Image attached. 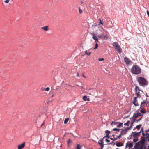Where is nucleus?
Returning <instances> with one entry per match:
<instances>
[{
  "instance_id": "21",
  "label": "nucleus",
  "mask_w": 149,
  "mask_h": 149,
  "mask_svg": "<svg viewBox=\"0 0 149 149\" xmlns=\"http://www.w3.org/2000/svg\"><path fill=\"white\" fill-rule=\"evenodd\" d=\"M135 86H136L135 88V92H137V91H139L140 90L139 89V87L136 85Z\"/></svg>"
},
{
  "instance_id": "32",
  "label": "nucleus",
  "mask_w": 149,
  "mask_h": 149,
  "mask_svg": "<svg viewBox=\"0 0 149 149\" xmlns=\"http://www.w3.org/2000/svg\"><path fill=\"white\" fill-rule=\"evenodd\" d=\"M120 130H121V129H117L116 128H115L113 129V131H119Z\"/></svg>"
},
{
  "instance_id": "1",
  "label": "nucleus",
  "mask_w": 149,
  "mask_h": 149,
  "mask_svg": "<svg viewBox=\"0 0 149 149\" xmlns=\"http://www.w3.org/2000/svg\"><path fill=\"white\" fill-rule=\"evenodd\" d=\"M142 139L138 142L136 143L135 146H134L135 149H143V147L144 146V143L146 139L144 138L141 137Z\"/></svg>"
},
{
  "instance_id": "59",
  "label": "nucleus",
  "mask_w": 149,
  "mask_h": 149,
  "mask_svg": "<svg viewBox=\"0 0 149 149\" xmlns=\"http://www.w3.org/2000/svg\"><path fill=\"white\" fill-rule=\"evenodd\" d=\"M147 141H149V139H147Z\"/></svg>"
},
{
  "instance_id": "19",
  "label": "nucleus",
  "mask_w": 149,
  "mask_h": 149,
  "mask_svg": "<svg viewBox=\"0 0 149 149\" xmlns=\"http://www.w3.org/2000/svg\"><path fill=\"white\" fill-rule=\"evenodd\" d=\"M123 145V143L121 142H117L116 144V146L117 147H120L122 146Z\"/></svg>"
},
{
  "instance_id": "14",
  "label": "nucleus",
  "mask_w": 149,
  "mask_h": 149,
  "mask_svg": "<svg viewBox=\"0 0 149 149\" xmlns=\"http://www.w3.org/2000/svg\"><path fill=\"white\" fill-rule=\"evenodd\" d=\"M132 103L135 106H137L139 105L137 100H134Z\"/></svg>"
},
{
  "instance_id": "10",
  "label": "nucleus",
  "mask_w": 149,
  "mask_h": 149,
  "mask_svg": "<svg viewBox=\"0 0 149 149\" xmlns=\"http://www.w3.org/2000/svg\"><path fill=\"white\" fill-rule=\"evenodd\" d=\"M103 138L100 139L98 142V143L101 146V148L100 149H102L104 147L103 143Z\"/></svg>"
},
{
  "instance_id": "13",
  "label": "nucleus",
  "mask_w": 149,
  "mask_h": 149,
  "mask_svg": "<svg viewBox=\"0 0 149 149\" xmlns=\"http://www.w3.org/2000/svg\"><path fill=\"white\" fill-rule=\"evenodd\" d=\"M131 135L134 138H138L139 136L135 132L132 133L131 134Z\"/></svg>"
},
{
  "instance_id": "52",
  "label": "nucleus",
  "mask_w": 149,
  "mask_h": 149,
  "mask_svg": "<svg viewBox=\"0 0 149 149\" xmlns=\"http://www.w3.org/2000/svg\"><path fill=\"white\" fill-rule=\"evenodd\" d=\"M114 138L113 139V141L115 140H116L118 138L117 137L115 138L114 137Z\"/></svg>"
},
{
  "instance_id": "38",
  "label": "nucleus",
  "mask_w": 149,
  "mask_h": 149,
  "mask_svg": "<svg viewBox=\"0 0 149 149\" xmlns=\"http://www.w3.org/2000/svg\"><path fill=\"white\" fill-rule=\"evenodd\" d=\"M97 37L98 38H100L103 39L101 34L98 35H97Z\"/></svg>"
},
{
  "instance_id": "45",
  "label": "nucleus",
  "mask_w": 149,
  "mask_h": 149,
  "mask_svg": "<svg viewBox=\"0 0 149 149\" xmlns=\"http://www.w3.org/2000/svg\"><path fill=\"white\" fill-rule=\"evenodd\" d=\"M98 60L99 61H103L104 60V59L103 58H99L98 59Z\"/></svg>"
},
{
  "instance_id": "37",
  "label": "nucleus",
  "mask_w": 149,
  "mask_h": 149,
  "mask_svg": "<svg viewBox=\"0 0 149 149\" xmlns=\"http://www.w3.org/2000/svg\"><path fill=\"white\" fill-rule=\"evenodd\" d=\"M135 121H136V119L135 118H133L131 120V122H132V123H134Z\"/></svg>"
},
{
  "instance_id": "49",
  "label": "nucleus",
  "mask_w": 149,
  "mask_h": 149,
  "mask_svg": "<svg viewBox=\"0 0 149 149\" xmlns=\"http://www.w3.org/2000/svg\"><path fill=\"white\" fill-rule=\"evenodd\" d=\"M147 13L148 15V16L149 17V12L148 10L147 11Z\"/></svg>"
},
{
  "instance_id": "3",
  "label": "nucleus",
  "mask_w": 149,
  "mask_h": 149,
  "mask_svg": "<svg viewBox=\"0 0 149 149\" xmlns=\"http://www.w3.org/2000/svg\"><path fill=\"white\" fill-rule=\"evenodd\" d=\"M141 70L140 67L136 65H133L131 68V72L134 74H139L141 73Z\"/></svg>"
},
{
  "instance_id": "17",
  "label": "nucleus",
  "mask_w": 149,
  "mask_h": 149,
  "mask_svg": "<svg viewBox=\"0 0 149 149\" xmlns=\"http://www.w3.org/2000/svg\"><path fill=\"white\" fill-rule=\"evenodd\" d=\"M118 123H119V124L117 126V127H122L123 126V123H120L119 122L114 123V125H115L116 124Z\"/></svg>"
},
{
  "instance_id": "11",
  "label": "nucleus",
  "mask_w": 149,
  "mask_h": 149,
  "mask_svg": "<svg viewBox=\"0 0 149 149\" xmlns=\"http://www.w3.org/2000/svg\"><path fill=\"white\" fill-rule=\"evenodd\" d=\"M141 115V113L138 112L136 113H134L133 115V118H136L137 117L139 116H140Z\"/></svg>"
},
{
  "instance_id": "44",
  "label": "nucleus",
  "mask_w": 149,
  "mask_h": 149,
  "mask_svg": "<svg viewBox=\"0 0 149 149\" xmlns=\"http://www.w3.org/2000/svg\"><path fill=\"white\" fill-rule=\"evenodd\" d=\"M142 117H141V118H140V119H139L138 120H136V122H137L138 121H140L142 119Z\"/></svg>"
},
{
  "instance_id": "9",
  "label": "nucleus",
  "mask_w": 149,
  "mask_h": 149,
  "mask_svg": "<svg viewBox=\"0 0 149 149\" xmlns=\"http://www.w3.org/2000/svg\"><path fill=\"white\" fill-rule=\"evenodd\" d=\"M108 33V32L107 31H106L105 33H102L101 34L103 39L105 40L107 39L108 38L107 34Z\"/></svg>"
},
{
  "instance_id": "46",
  "label": "nucleus",
  "mask_w": 149,
  "mask_h": 149,
  "mask_svg": "<svg viewBox=\"0 0 149 149\" xmlns=\"http://www.w3.org/2000/svg\"><path fill=\"white\" fill-rule=\"evenodd\" d=\"M105 141L107 142H110V141L107 139H106Z\"/></svg>"
},
{
  "instance_id": "63",
  "label": "nucleus",
  "mask_w": 149,
  "mask_h": 149,
  "mask_svg": "<svg viewBox=\"0 0 149 149\" xmlns=\"http://www.w3.org/2000/svg\"><path fill=\"white\" fill-rule=\"evenodd\" d=\"M129 116H127V117H129Z\"/></svg>"
},
{
  "instance_id": "15",
  "label": "nucleus",
  "mask_w": 149,
  "mask_h": 149,
  "mask_svg": "<svg viewBox=\"0 0 149 149\" xmlns=\"http://www.w3.org/2000/svg\"><path fill=\"white\" fill-rule=\"evenodd\" d=\"M92 38L95 40V42H98V40L97 38L95 36V35L94 33H93L92 34Z\"/></svg>"
},
{
  "instance_id": "24",
  "label": "nucleus",
  "mask_w": 149,
  "mask_h": 149,
  "mask_svg": "<svg viewBox=\"0 0 149 149\" xmlns=\"http://www.w3.org/2000/svg\"><path fill=\"white\" fill-rule=\"evenodd\" d=\"M72 142L71 140L70 139H69L67 142L68 147L69 145V144Z\"/></svg>"
},
{
  "instance_id": "36",
  "label": "nucleus",
  "mask_w": 149,
  "mask_h": 149,
  "mask_svg": "<svg viewBox=\"0 0 149 149\" xmlns=\"http://www.w3.org/2000/svg\"><path fill=\"white\" fill-rule=\"evenodd\" d=\"M138 141V138H134V139H133V141L134 142H136Z\"/></svg>"
},
{
  "instance_id": "27",
  "label": "nucleus",
  "mask_w": 149,
  "mask_h": 149,
  "mask_svg": "<svg viewBox=\"0 0 149 149\" xmlns=\"http://www.w3.org/2000/svg\"><path fill=\"white\" fill-rule=\"evenodd\" d=\"M135 95H136L137 97H138L139 98H140L141 97V95L139 93H135Z\"/></svg>"
},
{
  "instance_id": "47",
  "label": "nucleus",
  "mask_w": 149,
  "mask_h": 149,
  "mask_svg": "<svg viewBox=\"0 0 149 149\" xmlns=\"http://www.w3.org/2000/svg\"><path fill=\"white\" fill-rule=\"evenodd\" d=\"M137 98L138 97H135L134 98V100H137Z\"/></svg>"
},
{
  "instance_id": "26",
  "label": "nucleus",
  "mask_w": 149,
  "mask_h": 149,
  "mask_svg": "<svg viewBox=\"0 0 149 149\" xmlns=\"http://www.w3.org/2000/svg\"><path fill=\"white\" fill-rule=\"evenodd\" d=\"M141 124H140L136 126V128L138 130H139L141 128Z\"/></svg>"
},
{
  "instance_id": "62",
  "label": "nucleus",
  "mask_w": 149,
  "mask_h": 149,
  "mask_svg": "<svg viewBox=\"0 0 149 149\" xmlns=\"http://www.w3.org/2000/svg\"><path fill=\"white\" fill-rule=\"evenodd\" d=\"M131 127H132V125H131V126L130 127H129L130 128V129H131Z\"/></svg>"
},
{
  "instance_id": "12",
  "label": "nucleus",
  "mask_w": 149,
  "mask_h": 149,
  "mask_svg": "<svg viewBox=\"0 0 149 149\" xmlns=\"http://www.w3.org/2000/svg\"><path fill=\"white\" fill-rule=\"evenodd\" d=\"M25 146V142H24L22 144L19 145L18 146V149H22Z\"/></svg>"
},
{
  "instance_id": "33",
  "label": "nucleus",
  "mask_w": 149,
  "mask_h": 149,
  "mask_svg": "<svg viewBox=\"0 0 149 149\" xmlns=\"http://www.w3.org/2000/svg\"><path fill=\"white\" fill-rule=\"evenodd\" d=\"M105 137H107V138H109V135H108V134H106V135L103 138V139Z\"/></svg>"
},
{
  "instance_id": "20",
  "label": "nucleus",
  "mask_w": 149,
  "mask_h": 149,
  "mask_svg": "<svg viewBox=\"0 0 149 149\" xmlns=\"http://www.w3.org/2000/svg\"><path fill=\"white\" fill-rule=\"evenodd\" d=\"M82 146H81L80 144H77L76 149H81Z\"/></svg>"
},
{
  "instance_id": "6",
  "label": "nucleus",
  "mask_w": 149,
  "mask_h": 149,
  "mask_svg": "<svg viewBox=\"0 0 149 149\" xmlns=\"http://www.w3.org/2000/svg\"><path fill=\"white\" fill-rule=\"evenodd\" d=\"M149 102H147V101L146 100H145L144 101L142 102L141 103L140 109H141L142 108H143L144 107H146V106L147 105V104Z\"/></svg>"
},
{
  "instance_id": "7",
  "label": "nucleus",
  "mask_w": 149,
  "mask_h": 149,
  "mask_svg": "<svg viewBox=\"0 0 149 149\" xmlns=\"http://www.w3.org/2000/svg\"><path fill=\"white\" fill-rule=\"evenodd\" d=\"M124 60L126 64L127 65H129V64H131L132 62V61L127 57H124Z\"/></svg>"
},
{
  "instance_id": "50",
  "label": "nucleus",
  "mask_w": 149,
  "mask_h": 149,
  "mask_svg": "<svg viewBox=\"0 0 149 149\" xmlns=\"http://www.w3.org/2000/svg\"><path fill=\"white\" fill-rule=\"evenodd\" d=\"M90 100L89 98H88L86 99V101H90Z\"/></svg>"
},
{
  "instance_id": "28",
  "label": "nucleus",
  "mask_w": 149,
  "mask_h": 149,
  "mask_svg": "<svg viewBox=\"0 0 149 149\" xmlns=\"http://www.w3.org/2000/svg\"><path fill=\"white\" fill-rule=\"evenodd\" d=\"M99 20L100 21V22L99 23V24H98V25H100V24H101L102 25V26H103V23L102 22V21H101V19H99Z\"/></svg>"
},
{
  "instance_id": "41",
  "label": "nucleus",
  "mask_w": 149,
  "mask_h": 149,
  "mask_svg": "<svg viewBox=\"0 0 149 149\" xmlns=\"http://www.w3.org/2000/svg\"><path fill=\"white\" fill-rule=\"evenodd\" d=\"M49 89H50L49 88L47 87L45 89V90L46 91H49Z\"/></svg>"
},
{
  "instance_id": "22",
  "label": "nucleus",
  "mask_w": 149,
  "mask_h": 149,
  "mask_svg": "<svg viewBox=\"0 0 149 149\" xmlns=\"http://www.w3.org/2000/svg\"><path fill=\"white\" fill-rule=\"evenodd\" d=\"M140 112L142 113H146V109L143 108L141 110Z\"/></svg>"
},
{
  "instance_id": "53",
  "label": "nucleus",
  "mask_w": 149,
  "mask_h": 149,
  "mask_svg": "<svg viewBox=\"0 0 149 149\" xmlns=\"http://www.w3.org/2000/svg\"><path fill=\"white\" fill-rule=\"evenodd\" d=\"M79 73L78 72H77L76 75L77 76H79Z\"/></svg>"
},
{
  "instance_id": "4",
  "label": "nucleus",
  "mask_w": 149,
  "mask_h": 149,
  "mask_svg": "<svg viewBox=\"0 0 149 149\" xmlns=\"http://www.w3.org/2000/svg\"><path fill=\"white\" fill-rule=\"evenodd\" d=\"M112 45L119 53L120 54L122 52V49L118 42H114L112 44Z\"/></svg>"
},
{
  "instance_id": "40",
  "label": "nucleus",
  "mask_w": 149,
  "mask_h": 149,
  "mask_svg": "<svg viewBox=\"0 0 149 149\" xmlns=\"http://www.w3.org/2000/svg\"><path fill=\"white\" fill-rule=\"evenodd\" d=\"M141 132L142 133V131H141V130L140 132H136V133L137 134H138V135L139 136L140 135Z\"/></svg>"
},
{
  "instance_id": "42",
  "label": "nucleus",
  "mask_w": 149,
  "mask_h": 149,
  "mask_svg": "<svg viewBox=\"0 0 149 149\" xmlns=\"http://www.w3.org/2000/svg\"><path fill=\"white\" fill-rule=\"evenodd\" d=\"M10 1V0H6L4 1V2L5 3H8Z\"/></svg>"
},
{
  "instance_id": "5",
  "label": "nucleus",
  "mask_w": 149,
  "mask_h": 149,
  "mask_svg": "<svg viewBox=\"0 0 149 149\" xmlns=\"http://www.w3.org/2000/svg\"><path fill=\"white\" fill-rule=\"evenodd\" d=\"M141 131H142V134L143 137L145 139L146 138V139H147L149 137V130H146L144 132L143 128L142 127L141 129Z\"/></svg>"
},
{
  "instance_id": "29",
  "label": "nucleus",
  "mask_w": 149,
  "mask_h": 149,
  "mask_svg": "<svg viewBox=\"0 0 149 149\" xmlns=\"http://www.w3.org/2000/svg\"><path fill=\"white\" fill-rule=\"evenodd\" d=\"M91 53V52H88L87 50H86L85 51V54L87 55L88 56H89L90 55Z\"/></svg>"
},
{
  "instance_id": "48",
  "label": "nucleus",
  "mask_w": 149,
  "mask_h": 149,
  "mask_svg": "<svg viewBox=\"0 0 149 149\" xmlns=\"http://www.w3.org/2000/svg\"><path fill=\"white\" fill-rule=\"evenodd\" d=\"M82 76L83 77H84L85 78H86V77L84 75V74H82Z\"/></svg>"
},
{
  "instance_id": "39",
  "label": "nucleus",
  "mask_w": 149,
  "mask_h": 149,
  "mask_svg": "<svg viewBox=\"0 0 149 149\" xmlns=\"http://www.w3.org/2000/svg\"><path fill=\"white\" fill-rule=\"evenodd\" d=\"M105 133L106 134H108V135H109V134L110 133V131L107 130L105 131Z\"/></svg>"
},
{
  "instance_id": "23",
  "label": "nucleus",
  "mask_w": 149,
  "mask_h": 149,
  "mask_svg": "<svg viewBox=\"0 0 149 149\" xmlns=\"http://www.w3.org/2000/svg\"><path fill=\"white\" fill-rule=\"evenodd\" d=\"M69 120V119L68 118H65L64 121V123L65 124H66L67 122Z\"/></svg>"
},
{
  "instance_id": "64",
  "label": "nucleus",
  "mask_w": 149,
  "mask_h": 149,
  "mask_svg": "<svg viewBox=\"0 0 149 149\" xmlns=\"http://www.w3.org/2000/svg\"><path fill=\"white\" fill-rule=\"evenodd\" d=\"M116 149H119V148H116Z\"/></svg>"
},
{
  "instance_id": "35",
  "label": "nucleus",
  "mask_w": 149,
  "mask_h": 149,
  "mask_svg": "<svg viewBox=\"0 0 149 149\" xmlns=\"http://www.w3.org/2000/svg\"><path fill=\"white\" fill-rule=\"evenodd\" d=\"M98 47V45L97 43H96L95 45V47L94 49H97V48Z\"/></svg>"
},
{
  "instance_id": "55",
  "label": "nucleus",
  "mask_w": 149,
  "mask_h": 149,
  "mask_svg": "<svg viewBox=\"0 0 149 149\" xmlns=\"http://www.w3.org/2000/svg\"><path fill=\"white\" fill-rule=\"evenodd\" d=\"M109 138H110V139L113 140V138H111V137H110V138L109 137Z\"/></svg>"
},
{
  "instance_id": "58",
  "label": "nucleus",
  "mask_w": 149,
  "mask_h": 149,
  "mask_svg": "<svg viewBox=\"0 0 149 149\" xmlns=\"http://www.w3.org/2000/svg\"><path fill=\"white\" fill-rule=\"evenodd\" d=\"M81 4H82L83 3V1H81Z\"/></svg>"
},
{
  "instance_id": "61",
  "label": "nucleus",
  "mask_w": 149,
  "mask_h": 149,
  "mask_svg": "<svg viewBox=\"0 0 149 149\" xmlns=\"http://www.w3.org/2000/svg\"><path fill=\"white\" fill-rule=\"evenodd\" d=\"M54 96V95H52V96H51V97H53V96Z\"/></svg>"
},
{
  "instance_id": "18",
  "label": "nucleus",
  "mask_w": 149,
  "mask_h": 149,
  "mask_svg": "<svg viewBox=\"0 0 149 149\" xmlns=\"http://www.w3.org/2000/svg\"><path fill=\"white\" fill-rule=\"evenodd\" d=\"M126 146L127 147V146H128L129 148H132L133 146V144L132 143H127L126 144Z\"/></svg>"
},
{
  "instance_id": "60",
  "label": "nucleus",
  "mask_w": 149,
  "mask_h": 149,
  "mask_svg": "<svg viewBox=\"0 0 149 149\" xmlns=\"http://www.w3.org/2000/svg\"><path fill=\"white\" fill-rule=\"evenodd\" d=\"M111 136H113L114 137V135H113Z\"/></svg>"
},
{
  "instance_id": "2",
  "label": "nucleus",
  "mask_w": 149,
  "mask_h": 149,
  "mask_svg": "<svg viewBox=\"0 0 149 149\" xmlns=\"http://www.w3.org/2000/svg\"><path fill=\"white\" fill-rule=\"evenodd\" d=\"M137 81L139 83L140 86L144 87L146 86L147 85L148 83L146 80V79L143 77H139L137 79Z\"/></svg>"
},
{
  "instance_id": "54",
  "label": "nucleus",
  "mask_w": 149,
  "mask_h": 149,
  "mask_svg": "<svg viewBox=\"0 0 149 149\" xmlns=\"http://www.w3.org/2000/svg\"><path fill=\"white\" fill-rule=\"evenodd\" d=\"M44 125V122L41 125V127H42L43 125Z\"/></svg>"
},
{
  "instance_id": "30",
  "label": "nucleus",
  "mask_w": 149,
  "mask_h": 149,
  "mask_svg": "<svg viewBox=\"0 0 149 149\" xmlns=\"http://www.w3.org/2000/svg\"><path fill=\"white\" fill-rule=\"evenodd\" d=\"M115 143L114 142V141H112L110 143H107V145H109V144H113V145H115Z\"/></svg>"
},
{
  "instance_id": "56",
  "label": "nucleus",
  "mask_w": 149,
  "mask_h": 149,
  "mask_svg": "<svg viewBox=\"0 0 149 149\" xmlns=\"http://www.w3.org/2000/svg\"><path fill=\"white\" fill-rule=\"evenodd\" d=\"M113 123V121H112V122L111 123V125H112Z\"/></svg>"
},
{
  "instance_id": "25",
  "label": "nucleus",
  "mask_w": 149,
  "mask_h": 149,
  "mask_svg": "<svg viewBox=\"0 0 149 149\" xmlns=\"http://www.w3.org/2000/svg\"><path fill=\"white\" fill-rule=\"evenodd\" d=\"M130 123V121L128 120L127 121V122L126 123L124 124V125L125 126H128L129 125V123Z\"/></svg>"
},
{
  "instance_id": "31",
  "label": "nucleus",
  "mask_w": 149,
  "mask_h": 149,
  "mask_svg": "<svg viewBox=\"0 0 149 149\" xmlns=\"http://www.w3.org/2000/svg\"><path fill=\"white\" fill-rule=\"evenodd\" d=\"M83 99L84 101H86V99H87V96L86 95L83 96Z\"/></svg>"
},
{
  "instance_id": "43",
  "label": "nucleus",
  "mask_w": 149,
  "mask_h": 149,
  "mask_svg": "<svg viewBox=\"0 0 149 149\" xmlns=\"http://www.w3.org/2000/svg\"><path fill=\"white\" fill-rule=\"evenodd\" d=\"M122 135V134H121L120 133V134L118 136H117V138L120 139L121 138Z\"/></svg>"
},
{
  "instance_id": "16",
  "label": "nucleus",
  "mask_w": 149,
  "mask_h": 149,
  "mask_svg": "<svg viewBox=\"0 0 149 149\" xmlns=\"http://www.w3.org/2000/svg\"><path fill=\"white\" fill-rule=\"evenodd\" d=\"M41 28L42 29H43L45 31H47L49 29V26H45L42 27Z\"/></svg>"
},
{
  "instance_id": "57",
  "label": "nucleus",
  "mask_w": 149,
  "mask_h": 149,
  "mask_svg": "<svg viewBox=\"0 0 149 149\" xmlns=\"http://www.w3.org/2000/svg\"><path fill=\"white\" fill-rule=\"evenodd\" d=\"M134 123H132V122H131V125H132V124H133Z\"/></svg>"
},
{
  "instance_id": "34",
  "label": "nucleus",
  "mask_w": 149,
  "mask_h": 149,
  "mask_svg": "<svg viewBox=\"0 0 149 149\" xmlns=\"http://www.w3.org/2000/svg\"><path fill=\"white\" fill-rule=\"evenodd\" d=\"M79 12L80 14H81L82 12V10L80 9V7L79 8Z\"/></svg>"
},
{
  "instance_id": "51",
  "label": "nucleus",
  "mask_w": 149,
  "mask_h": 149,
  "mask_svg": "<svg viewBox=\"0 0 149 149\" xmlns=\"http://www.w3.org/2000/svg\"><path fill=\"white\" fill-rule=\"evenodd\" d=\"M135 92V93H139V94H140V92H139V91H137V92Z\"/></svg>"
},
{
  "instance_id": "8",
  "label": "nucleus",
  "mask_w": 149,
  "mask_h": 149,
  "mask_svg": "<svg viewBox=\"0 0 149 149\" xmlns=\"http://www.w3.org/2000/svg\"><path fill=\"white\" fill-rule=\"evenodd\" d=\"M130 127H127L124 130L121 129L122 131L121 132V134H122V135H124L127 133V132L128 130H130Z\"/></svg>"
}]
</instances>
